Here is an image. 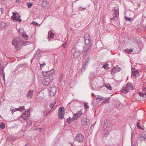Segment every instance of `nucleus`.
Here are the masks:
<instances>
[{
    "mask_svg": "<svg viewBox=\"0 0 146 146\" xmlns=\"http://www.w3.org/2000/svg\"><path fill=\"white\" fill-rule=\"evenodd\" d=\"M134 89L132 84L131 82H128L126 84V87H124L121 90V92L124 94H126L129 91V90H132Z\"/></svg>",
    "mask_w": 146,
    "mask_h": 146,
    "instance_id": "nucleus-1",
    "label": "nucleus"
},
{
    "mask_svg": "<svg viewBox=\"0 0 146 146\" xmlns=\"http://www.w3.org/2000/svg\"><path fill=\"white\" fill-rule=\"evenodd\" d=\"M53 77L52 75H50L43 80L42 83L44 85L47 86L53 81Z\"/></svg>",
    "mask_w": 146,
    "mask_h": 146,
    "instance_id": "nucleus-2",
    "label": "nucleus"
},
{
    "mask_svg": "<svg viewBox=\"0 0 146 146\" xmlns=\"http://www.w3.org/2000/svg\"><path fill=\"white\" fill-rule=\"evenodd\" d=\"M13 14L12 16L11 17V19H12L13 21H15L21 22L22 20L20 19L21 16L20 15L19 13L17 12H12Z\"/></svg>",
    "mask_w": 146,
    "mask_h": 146,
    "instance_id": "nucleus-3",
    "label": "nucleus"
},
{
    "mask_svg": "<svg viewBox=\"0 0 146 146\" xmlns=\"http://www.w3.org/2000/svg\"><path fill=\"white\" fill-rule=\"evenodd\" d=\"M23 40L20 37H16L14 40H13L12 42V44L13 45L16 46H19L21 44H22V42Z\"/></svg>",
    "mask_w": 146,
    "mask_h": 146,
    "instance_id": "nucleus-4",
    "label": "nucleus"
},
{
    "mask_svg": "<svg viewBox=\"0 0 146 146\" xmlns=\"http://www.w3.org/2000/svg\"><path fill=\"white\" fill-rule=\"evenodd\" d=\"M105 99L103 97H102L100 96H98L95 99H93L92 101V104L94 106H96L98 104L100 100H105Z\"/></svg>",
    "mask_w": 146,
    "mask_h": 146,
    "instance_id": "nucleus-5",
    "label": "nucleus"
},
{
    "mask_svg": "<svg viewBox=\"0 0 146 146\" xmlns=\"http://www.w3.org/2000/svg\"><path fill=\"white\" fill-rule=\"evenodd\" d=\"M75 140L78 142L82 143L84 139V136L81 133H78L76 135L75 138Z\"/></svg>",
    "mask_w": 146,
    "mask_h": 146,
    "instance_id": "nucleus-6",
    "label": "nucleus"
},
{
    "mask_svg": "<svg viewBox=\"0 0 146 146\" xmlns=\"http://www.w3.org/2000/svg\"><path fill=\"white\" fill-rule=\"evenodd\" d=\"M64 108L63 107H60L58 112L59 118L61 119H62L64 118Z\"/></svg>",
    "mask_w": 146,
    "mask_h": 146,
    "instance_id": "nucleus-7",
    "label": "nucleus"
},
{
    "mask_svg": "<svg viewBox=\"0 0 146 146\" xmlns=\"http://www.w3.org/2000/svg\"><path fill=\"white\" fill-rule=\"evenodd\" d=\"M50 94L52 96H54L56 94V88L54 85H52L50 87Z\"/></svg>",
    "mask_w": 146,
    "mask_h": 146,
    "instance_id": "nucleus-8",
    "label": "nucleus"
},
{
    "mask_svg": "<svg viewBox=\"0 0 146 146\" xmlns=\"http://www.w3.org/2000/svg\"><path fill=\"white\" fill-rule=\"evenodd\" d=\"M81 123L84 126H88L90 124V120L86 118H83L81 120Z\"/></svg>",
    "mask_w": 146,
    "mask_h": 146,
    "instance_id": "nucleus-9",
    "label": "nucleus"
},
{
    "mask_svg": "<svg viewBox=\"0 0 146 146\" xmlns=\"http://www.w3.org/2000/svg\"><path fill=\"white\" fill-rule=\"evenodd\" d=\"M86 44L87 49L84 51L83 53V55L84 56H86L87 54V53L91 50V48L92 46V43L87 44Z\"/></svg>",
    "mask_w": 146,
    "mask_h": 146,
    "instance_id": "nucleus-10",
    "label": "nucleus"
},
{
    "mask_svg": "<svg viewBox=\"0 0 146 146\" xmlns=\"http://www.w3.org/2000/svg\"><path fill=\"white\" fill-rule=\"evenodd\" d=\"M84 38L86 44L92 43L91 42L90 36L88 35H85L84 36Z\"/></svg>",
    "mask_w": 146,
    "mask_h": 146,
    "instance_id": "nucleus-11",
    "label": "nucleus"
},
{
    "mask_svg": "<svg viewBox=\"0 0 146 146\" xmlns=\"http://www.w3.org/2000/svg\"><path fill=\"white\" fill-rule=\"evenodd\" d=\"M111 125L110 121L109 120L106 119L104 121V126L106 128H110Z\"/></svg>",
    "mask_w": 146,
    "mask_h": 146,
    "instance_id": "nucleus-12",
    "label": "nucleus"
},
{
    "mask_svg": "<svg viewBox=\"0 0 146 146\" xmlns=\"http://www.w3.org/2000/svg\"><path fill=\"white\" fill-rule=\"evenodd\" d=\"M34 91L33 90H30L27 93V98L28 99L31 98L33 96Z\"/></svg>",
    "mask_w": 146,
    "mask_h": 146,
    "instance_id": "nucleus-13",
    "label": "nucleus"
},
{
    "mask_svg": "<svg viewBox=\"0 0 146 146\" xmlns=\"http://www.w3.org/2000/svg\"><path fill=\"white\" fill-rule=\"evenodd\" d=\"M81 53L79 52H76L74 54V58L75 59H78L79 58Z\"/></svg>",
    "mask_w": 146,
    "mask_h": 146,
    "instance_id": "nucleus-14",
    "label": "nucleus"
},
{
    "mask_svg": "<svg viewBox=\"0 0 146 146\" xmlns=\"http://www.w3.org/2000/svg\"><path fill=\"white\" fill-rule=\"evenodd\" d=\"M27 66V64L24 63L23 64H19L15 68L16 70H18L20 68L22 67H26Z\"/></svg>",
    "mask_w": 146,
    "mask_h": 146,
    "instance_id": "nucleus-15",
    "label": "nucleus"
},
{
    "mask_svg": "<svg viewBox=\"0 0 146 146\" xmlns=\"http://www.w3.org/2000/svg\"><path fill=\"white\" fill-rule=\"evenodd\" d=\"M64 74L61 73L60 74L59 77L58 78V80L60 82H61L64 81Z\"/></svg>",
    "mask_w": 146,
    "mask_h": 146,
    "instance_id": "nucleus-16",
    "label": "nucleus"
},
{
    "mask_svg": "<svg viewBox=\"0 0 146 146\" xmlns=\"http://www.w3.org/2000/svg\"><path fill=\"white\" fill-rule=\"evenodd\" d=\"M54 33L51 32L49 31L48 34V37L49 38H52L54 37Z\"/></svg>",
    "mask_w": 146,
    "mask_h": 146,
    "instance_id": "nucleus-17",
    "label": "nucleus"
},
{
    "mask_svg": "<svg viewBox=\"0 0 146 146\" xmlns=\"http://www.w3.org/2000/svg\"><path fill=\"white\" fill-rule=\"evenodd\" d=\"M42 6L46 7L47 6V1H42V3H41Z\"/></svg>",
    "mask_w": 146,
    "mask_h": 146,
    "instance_id": "nucleus-18",
    "label": "nucleus"
},
{
    "mask_svg": "<svg viewBox=\"0 0 146 146\" xmlns=\"http://www.w3.org/2000/svg\"><path fill=\"white\" fill-rule=\"evenodd\" d=\"M30 110L29 109L27 111H25L23 115H25L26 116H29L30 114Z\"/></svg>",
    "mask_w": 146,
    "mask_h": 146,
    "instance_id": "nucleus-19",
    "label": "nucleus"
},
{
    "mask_svg": "<svg viewBox=\"0 0 146 146\" xmlns=\"http://www.w3.org/2000/svg\"><path fill=\"white\" fill-rule=\"evenodd\" d=\"M29 43L30 42L29 41H24L23 40L22 42V44L25 46H26L27 45H29Z\"/></svg>",
    "mask_w": 146,
    "mask_h": 146,
    "instance_id": "nucleus-20",
    "label": "nucleus"
},
{
    "mask_svg": "<svg viewBox=\"0 0 146 146\" xmlns=\"http://www.w3.org/2000/svg\"><path fill=\"white\" fill-rule=\"evenodd\" d=\"M140 124V123L139 121H138L137 123V126L138 129L143 130V129L141 126Z\"/></svg>",
    "mask_w": 146,
    "mask_h": 146,
    "instance_id": "nucleus-21",
    "label": "nucleus"
},
{
    "mask_svg": "<svg viewBox=\"0 0 146 146\" xmlns=\"http://www.w3.org/2000/svg\"><path fill=\"white\" fill-rule=\"evenodd\" d=\"M105 86L108 89L110 90H111L112 88L110 84H106L105 85Z\"/></svg>",
    "mask_w": 146,
    "mask_h": 146,
    "instance_id": "nucleus-22",
    "label": "nucleus"
},
{
    "mask_svg": "<svg viewBox=\"0 0 146 146\" xmlns=\"http://www.w3.org/2000/svg\"><path fill=\"white\" fill-rule=\"evenodd\" d=\"M124 51L126 52H127L128 53H130L131 52L133 51V50L132 49H129L127 48L126 49H125Z\"/></svg>",
    "mask_w": 146,
    "mask_h": 146,
    "instance_id": "nucleus-23",
    "label": "nucleus"
},
{
    "mask_svg": "<svg viewBox=\"0 0 146 146\" xmlns=\"http://www.w3.org/2000/svg\"><path fill=\"white\" fill-rule=\"evenodd\" d=\"M66 121V122L68 123L69 124H70L72 122L71 120V117H69L67 119Z\"/></svg>",
    "mask_w": 146,
    "mask_h": 146,
    "instance_id": "nucleus-24",
    "label": "nucleus"
},
{
    "mask_svg": "<svg viewBox=\"0 0 146 146\" xmlns=\"http://www.w3.org/2000/svg\"><path fill=\"white\" fill-rule=\"evenodd\" d=\"M5 127V124L3 122L1 123L0 125V127L1 129H4Z\"/></svg>",
    "mask_w": 146,
    "mask_h": 146,
    "instance_id": "nucleus-25",
    "label": "nucleus"
},
{
    "mask_svg": "<svg viewBox=\"0 0 146 146\" xmlns=\"http://www.w3.org/2000/svg\"><path fill=\"white\" fill-rule=\"evenodd\" d=\"M86 65L88 66V64H84L83 65V66L82 67V71H84L85 70V68L86 66Z\"/></svg>",
    "mask_w": 146,
    "mask_h": 146,
    "instance_id": "nucleus-26",
    "label": "nucleus"
},
{
    "mask_svg": "<svg viewBox=\"0 0 146 146\" xmlns=\"http://www.w3.org/2000/svg\"><path fill=\"white\" fill-rule=\"evenodd\" d=\"M84 106L85 109H87L89 108V106L88 105L87 103L85 102L84 103Z\"/></svg>",
    "mask_w": 146,
    "mask_h": 146,
    "instance_id": "nucleus-27",
    "label": "nucleus"
},
{
    "mask_svg": "<svg viewBox=\"0 0 146 146\" xmlns=\"http://www.w3.org/2000/svg\"><path fill=\"white\" fill-rule=\"evenodd\" d=\"M110 97H108V99L106 100H104L103 102L104 103H108L109 102H110Z\"/></svg>",
    "mask_w": 146,
    "mask_h": 146,
    "instance_id": "nucleus-28",
    "label": "nucleus"
},
{
    "mask_svg": "<svg viewBox=\"0 0 146 146\" xmlns=\"http://www.w3.org/2000/svg\"><path fill=\"white\" fill-rule=\"evenodd\" d=\"M142 93V94H146V88L144 87L142 89V91L141 92Z\"/></svg>",
    "mask_w": 146,
    "mask_h": 146,
    "instance_id": "nucleus-29",
    "label": "nucleus"
},
{
    "mask_svg": "<svg viewBox=\"0 0 146 146\" xmlns=\"http://www.w3.org/2000/svg\"><path fill=\"white\" fill-rule=\"evenodd\" d=\"M22 37L26 40H27L28 38V36L27 35H25L23 34H22Z\"/></svg>",
    "mask_w": 146,
    "mask_h": 146,
    "instance_id": "nucleus-30",
    "label": "nucleus"
},
{
    "mask_svg": "<svg viewBox=\"0 0 146 146\" xmlns=\"http://www.w3.org/2000/svg\"><path fill=\"white\" fill-rule=\"evenodd\" d=\"M135 68H133L131 69V72H132V73L131 75L132 76H135V72H134V70H135Z\"/></svg>",
    "mask_w": 146,
    "mask_h": 146,
    "instance_id": "nucleus-31",
    "label": "nucleus"
},
{
    "mask_svg": "<svg viewBox=\"0 0 146 146\" xmlns=\"http://www.w3.org/2000/svg\"><path fill=\"white\" fill-rule=\"evenodd\" d=\"M27 5L28 7L29 8H30L33 5V4L31 3H27Z\"/></svg>",
    "mask_w": 146,
    "mask_h": 146,
    "instance_id": "nucleus-32",
    "label": "nucleus"
},
{
    "mask_svg": "<svg viewBox=\"0 0 146 146\" xmlns=\"http://www.w3.org/2000/svg\"><path fill=\"white\" fill-rule=\"evenodd\" d=\"M29 116H26L25 115H23H23L22 116V117L23 119L24 120H26L27 119V118Z\"/></svg>",
    "mask_w": 146,
    "mask_h": 146,
    "instance_id": "nucleus-33",
    "label": "nucleus"
},
{
    "mask_svg": "<svg viewBox=\"0 0 146 146\" xmlns=\"http://www.w3.org/2000/svg\"><path fill=\"white\" fill-rule=\"evenodd\" d=\"M73 117L74 118V119H75V120H76L78 117H79L78 116V115H77V114L74 113V114Z\"/></svg>",
    "mask_w": 146,
    "mask_h": 146,
    "instance_id": "nucleus-34",
    "label": "nucleus"
},
{
    "mask_svg": "<svg viewBox=\"0 0 146 146\" xmlns=\"http://www.w3.org/2000/svg\"><path fill=\"white\" fill-rule=\"evenodd\" d=\"M56 102L55 101L54 103H53V104L50 103V107L51 109H52L53 108L55 104H56Z\"/></svg>",
    "mask_w": 146,
    "mask_h": 146,
    "instance_id": "nucleus-35",
    "label": "nucleus"
},
{
    "mask_svg": "<svg viewBox=\"0 0 146 146\" xmlns=\"http://www.w3.org/2000/svg\"><path fill=\"white\" fill-rule=\"evenodd\" d=\"M113 17L115 19H117V14L116 13H114L113 14Z\"/></svg>",
    "mask_w": 146,
    "mask_h": 146,
    "instance_id": "nucleus-36",
    "label": "nucleus"
},
{
    "mask_svg": "<svg viewBox=\"0 0 146 146\" xmlns=\"http://www.w3.org/2000/svg\"><path fill=\"white\" fill-rule=\"evenodd\" d=\"M76 113L77 114L78 117H80L82 115V113L80 111H78Z\"/></svg>",
    "mask_w": 146,
    "mask_h": 146,
    "instance_id": "nucleus-37",
    "label": "nucleus"
},
{
    "mask_svg": "<svg viewBox=\"0 0 146 146\" xmlns=\"http://www.w3.org/2000/svg\"><path fill=\"white\" fill-rule=\"evenodd\" d=\"M3 65H1V64L0 65V71H3L4 68L3 67Z\"/></svg>",
    "mask_w": 146,
    "mask_h": 146,
    "instance_id": "nucleus-38",
    "label": "nucleus"
},
{
    "mask_svg": "<svg viewBox=\"0 0 146 146\" xmlns=\"http://www.w3.org/2000/svg\"><path fill=\"white\" fill-rule=\"evenodd\" d=\"M20 111H22L23 110H25V109L24 108V106H23V107H19Z\"/></svg>",
    "mask_w": 146,
    "mask_h": 146,
    "instance_id": "nucleus-39",
    "label": "nucleus"
},
{
    "mask_svg": "<svg viewBox=\"0 0 146 146\" xmlns=\"http://www.w3.org/2000/svg\"><path fill=\"white\" fill-rule=\"evenodd\" d=\"M125 19L126 21H131V19L130 18H128L126 16H125Z\"/></svg>",
    "mask_w": 146,
    "mask_h": 146,
    "instance_id": "nucleus-40",
    "label": "nucleus"
},
{
    "mask_svg": "<svg viewBox=\"0 0 146 146\" xmlns=\"http://www.w3.org/2000/svg\"><path fill=\"white\" fill-rule=\"evenodd\" d=\"M39 64L40 65V68L41 69H42V66L43 67L44 66L46 65V64L44 62L42 64H41L39 63Z\"/></svg>",
    "mask_w": 146,
    "mask_h": 146,
    "instance_id": "nucleus-41",
    "label": "nucleus"
},
{
    "mask_svg": "<svg viewBox=\"0 0 146 146\" xmlns=\"http://www.w3.org/2000/svg\"><path fill=\"white\" fill-rule=\"evenodd\" d=\"M8 139L9 140L11 141H13L15 140V138H13L12 137H9Z\"/></svg>",
    "mask_w": 146,
    "mask_h": 146,
    "instance_id": "nucleus-42",
    "label": "nucleus"
},
{
    "mask_svg": "<svg viewBox=\"0 0 146 146\" xmlns=\"http://www.w3.org/2000/svg\"><path fill=\"white\" fill-rule=\"evenodd\" d=\"M90 58H87L84 64H87V63L89 61Z\"/></svg>",
    "mask_w": 146,
    "mask_h": 146,
    "instance_id": "nucleus-43",
    "label": "nucleus"
},
{
    "mask_svg": "<svg viewBox=\"0 0 146 146\" xmlns=\"http://www.w3.org/2000/svg\"><path fill=\"white\" fill-rule=\"evenodd\" d=\"M46 73H47V75H48V76H47V77H48V76H50V75H52V73L50 71H47L46 72Z\"/></svg>",
    "mask_w": 146,
    "mask_h": 146,
    "instance_id": "nucleus-44",
    "label": "nucleus"
},
{
    "mask_svg": "<svg viewBox=\"0 0 146 146\" xmlns=\"http://www.w3.org/2000/svg\"><path fill=\"white\" fill-rule=\"evenodd\" d=\"M47 73L46 72H43L42 73V75L44 77H47V76H48V75H47Z\"/></svg>",
    "mask_w": 146,
    "mask_h": 146,
    "instance_id": "nucleus-45",
    "label": "nucleus"
},
{
    "mask_svg": "<svg viewBox=\"0 0 146 146\" xmlns=\"http://www.w3.org/2000/svg\"><path fill=\"white\" fill-rule=\"evenodd\" d=\"M76 49L75 47H74L72 48V53L74 54V53L76 51Z\"/></svg>",
    "mask_w": 146,
    "mask_h": 146,
    "instance_id": "nucleus-46",
    "label": "nucleus"
},
{
    "mask_svg": "<svg viewBox=\"0 0 146 146\" xmlns=\"http://www.w3.org/2000/svg\"><path fill=\"white\" fill-rule=\"evenodd\" d=\"M32 24H33L34 25H37V26H38V25H39L38 24V23H37L35 21H33L32 22Z\"/></svg>",
    "mask_w": 146,
    "mask_h": 146,
    "instance_id": "nucleus-47",
    "label": "nucleus"
},
{
    "mask_svg": "<svg viewBox=\"0 0 146 146\" xmlns=\"http://www.w3.org/2000/svg\"><path fill=\"white\" fill-rule=\"evenodd\" d=\"M86 9V7L82 8V7H80L79 9V10L80 11H84V10Z\"/></svg>",
    "mask_w": 146,
    "mask_h": 146,
    "instance_id": "nucleus-48",
    "label": "nucleus"
},
{
    "mask_svg": "<svg viewBox=\"0 0 146 146\" xmlns=\"http://www.w3.org/2000/svg\"><path fill=\"white\" fill-rule=\"evenodd\" d=\"M0 74L1 75H3V76L5 75V73L4 72V70L2 71H0Z\"/></svg>",
    "mask_w": 146,
    "mask_h": 146,
    "instance_id": "nucleus-49",
    "label": "nucleus"
},
{
    "mask_svg": "<svg viewBox=\"0 0 146 146\" xmlns=\"http://www.w3.org/2000/svg\"><path fill=\"white\" fill-rule=\"evenodd\" d=\"M99 1V0H94V5H96Z\"/></svg>",
    "mask_w": 146,
    "mask_h": 146,
    "instance_id": "nucleus-50",
    "label": "nucleus"
},
{
    "mask_svg": "<svg viewBox=\"0 0 146 146\" xmlns=\"http://www.w3.org/2000/svg\"><path fill=\"white\" fill-rule=\"evenodd\" d=\"M50 71L52 73V74H54L55 72V70L54 69H52Z\"/></svg>",
    "mask_w": 146,
    "mask_h": 146,
    "instance_id": "nucleus-51",
    "label": "nucleus"
},
{
    "mask_svg": "<svg viewBox=\"0 0 146 146\" xmlns=\"http://www.w3.org/2000/svg\"><path fill=\"white\" fill-rule=\"evenodd\" d=\"M114 9H113V10H115V11L118 14H119V9H115L114 7Z\"/></svg>",
    "mask_w": 146,
    "mask_h": 146,
    "instance_id": "nucleus-52",
    "label": "nucleus"
},
{
    "mask_svg": "<svg viewBox=\"0 0 146 146\" xmlns=\"http://www.w3.org/2000/svg\"><path fill=\"white\" fill-rule=\"evenodd\" d=\"M10 110L11 111L12 114H13L14 112L16 111H15V109H12L11 108L10 109Z\"/></svg>",
    "mask_w": 146,
    "mask_h": 146,
    "instance_id": "nucleus-53",
    "label": "nucleus"
},
{
    "mask_svg": "<svg viewBox=\"0 0 146 146\" xmlns=\"http://www.w3.org/2000/svg\"><path fill=\"white\" fill-rule=\"evenodd\" d=\"M108 65L107 64L106 65V64H104L103 66H102V67L104 68H106V67H107V66Z\"/></svg>",
    "mask_w": 146,
    "mask_h": 146,
    "instance_id": "nucleus-54",
    "label": "nucleus"
},
{
    "mask_svg": "<svg viewBox=\"0 0 146 146\" xmlns=\"http://www.w3.org/2000/svg\"><path fill=\"white\" fill-rule=\"evenodd\" d=\"M67 45V43L66 42H65L64 44H62V46L64 48H65L66 47V46Z\"/></svg>",
    "mask_w": 146,
    "mask_h": 146,
    "instance_id": "nucleus-55",
    "label": "nucleus"
},
{
    "mask_svg": "<svg viewBox=\"0 0 146 146\" xmlns=\"http://www.w3.org/2000/svg\"><path fill=\"white\" fill-rule=\"evenodd\" d=\"M41 54L40 53H39L37 54V56L38 57V58H39L40 56H41Z\"/></svg>",
    "mask_w": 146,
    "mask_h": 146,
    "instance_id": "nucleus-56",
    "label": "nucleus"
},
{
    "mask_svg": "<svg viewBox=\"0 0 146 146\" xmlns=\"http://www.w3.org/2000/svg\"><path fill=\"white\" fill-rule=\"evenodd\" d=\"M1 13L2 14L3 13L4 11V9H3L1 7Z\"/></svg>",
    "mask_w": 146,
    "mask_h": 146,
    "instance_id": "nucleus-57",
    "label": "nucleus"
},
{
    "mask_svg": "<svg viewBox=\"0 0 146 146\" xmlns=\"http://www.w3.org/2000/svg\"><path fill=\"white\" fill-rule=\"evenodd\" d=\"M110 20L112 21H113V20L116 21V20H117V19H115V18H114V17H113L112 18H111Z\"/></svg>",
    "mask_w": 146,
    "mask_h": 146,
    "instance_id": "nucleus-58",
    "label": "nucleus"
},
{
    "mask_svg": "<svg viewBox=\"0 0 146 146\" xmlns=\"http://www.w3.org/2000/svg\"><path fill=\"white\" fill-rule=\"evenodd\" d=\"M24 146H31V145L29 143H26V145H25Z\"/></svg>",
    "mask_w": 146,
    "mask_h": 146,
    "instance_id": "nucleus-59",
    "label": "nucleus"
},
{
    "mask_svg": "<svg viewBox=\"0 0 146 146\" xmlns=\"http://www.w3.org/2000/svg\"><path fill=\"white\" fill-rule=\"evenodd\" d=\"M20 111L19 108H16L15 109V111Z\"/></svg>",
    "mask_w": 146,
    "mask_h": 146,
    "instance_id": "nucleus-60",
    "label": "nucleus"
},
{
    "mask_svg": "<svg viewBox=\"0 0 146 146\" xmlns=\"http://www.w3.org/2000/svg\"><path fill=\"white\" fill-rule=\"evenodd\" d=\"M139 95L140 96H142L143 94H142V92H139Z\"/></svg>",
    "mask_w": 146,
    "mask_h": 146,
    "instance_id": "nucleus-61",
    "label": "nucleus"
},
{
    "mask_svg": "<svg viewBox=\"0 0 146 146\" xmlns=\"http://www.w3.org/2000/svg\"><path fill=\"white\" fill-rule=\"evenodd\" d=\"M74 118L73 117L72 118H71V121H74V120H75V119H74Z\"/></svg>",
    "mask_w": 146,
    "mask_h": 146,
    "instance_id": "nucleus-62",
    "label": "nucleus"
},
{
    "mask_svg": "<svg viewBox=\"0 0 146 146\" xmlns=\"http://www.w3.org/2000/svg\"><path fill=\"white\" fill-rule=\"evenodd\" d=\"M142 97L143 98H145L146 97V94H143V95L142 96Z\"/></svg>",
    "mask_w": 146,
    "mask_h": 146,
    "instance_id": "nucleus-63",
    "label": "nucleus"
},
{
    "mask_svg": "<svg viewBox=\"0 0 146 146\" xmlns=\"http://www.w3.org/2000/svg\"><path fill=\"white\" fill-rule=\"evenodd\" d=\"M20 2H21V1L20 0H16V2H17V3H17L18 2V3H19Z\"/></svg>",
    "mask_w": 146,
    "mask_h": 146,
    "instance_id": "nucleus-64",
    "label": "nucleus"
}]
</instances>
